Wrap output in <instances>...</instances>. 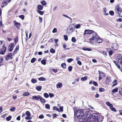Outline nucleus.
<instances>
[{
    "label": "nucleus",
    "mask_w": 122,
    "mask_h": 122,
    "mask_svg": "<svg viewBox=\"0 0 122 122\" xmlns=\"http://www.w3.org/2000/svg\"><path fill=\"white\" fill-rule=\"evenodd\" d=\"M94 40H95L99 43H101L102 41V39L97 35V33L96 32L94 33L91 38L89 39V43L91 44H93L94 42L92 41Z\"/></svg>",
    "instance_id": "nucleus-1"
},
{
    "label": "nucleus",
    "mask_w": 122,
    "mask_h": 122,
    "mask_svg": "<svg viewBox=\"0 0 122 122\" xmlns=\"http://www.w3.org/2000/svg\"><path fill=\"white\" fill-rule=\"evenodd\" d=\"M75 110H76V107L74 109V115H76L77 118L79 119H81L84 115L83 110H78L76 111H75Z\"/></svg>",
    "instance_id": "nucleus-2"
},
{
    "label": "nucleus",
    "mask_w": 122,
    "mask_h": 122,
    "mask_svg": "<svg viewBox=\"0 0 122 122\" xmlns=\"http://www.w3.org/2000/svg\"><path fill=\"white\" fill-rule=\"evenodd\" d=\"M0 54L2 55L4 54L6 50V47L4 45L3 43L2 42L0 41Z\"/></svg>",
    "instance_id": "nucleus-3"
},
{
    "label": "nucleus",
    "mask_w": 122,
    "mask_h": 122,
    "mask_svg": "<svg viewBox=\"0 0 122 122\" xmlns=\"http://www.w3.org/2000/svg\"><path fill=\"white\" fill-rule=\"evenodd\" d=\"M92 117L93 119L96 121L98 122L100 121L101 116L99 113H93L92 115Z\"/></svg>",
    "instance_id": "nucleus-4"
},
{
    "label": "nucleus",
    "mask_w": 122,
    "mask_h": 122,
    "mask_svg": "<svg viewBox=\"0 0 122 122\" xmlns=\"http://www.w3.org/2000/svg\"><path fill=\"white\" fill-rule=\"evenodd\" d=\"M91 118V117L89 115L86 114V116L84 115L82 118L83 121H80L79 122H86L87 121L90 120Z\"/></svg>",
    "instance_id": "nucleus-5"
},
{
    "label": "nucleus",
    "mask_w": 122,
    "mask_h": 122,
    "mask_svg": "<svg viewBox=\"0 0 122 122\" xmlns=\"http://www.w3.org/2000/svg\"><path fill=\"white\" fill-rule=\"evenodd\" d=\"M117 60L118 63L120 65L122 66V55L121 54L118 55L117 58Z\"/></svg>",
    "instance_id": "nucleus-6"
},
{
    "label": "nucleus",
    "mask_w": 122,
    "mask_h": 122,
    "mask_svg": "<svg viewBox=\"0 0 122 122\" xmlns=\"http://www.w3.org/2000/svg\"><path fill=\"white\" fill-rule=\"evenodd\" d=\"M115 11L116 13L118 15H120L121 12V10L119 8V7L118 5H117L116 7Z\"/></svg>",
    "instance_id": "nucleus-7"
},
{
    "label": "nucleus",
    "mask_w": 122,
    "mask_h": 122,
    "mask_svg": "<svg viewBox=\"0 0 122 122\" xmlns=\"http://www.w3.org/2000/svg\"><path fill=\"white\" fill-rule=\"evenodd\" d=\"M99 73L100 74L99 76V80L101 79L104 77L105 76V74L104 73L100 72V71H98Z\"/></svg>",
    "instance_id": "nucleus-8"
},
{
    "label": "nucleus",
    "mask_w": 122,
    "mask_h": 122,
    "mask_svg": "<svg viewBox=\"0 0 122 122\" xmlns=\"http://www.w3.org/2000/svg\"><path fill=\"white\" fill-rule=\"evenodd\" d=\"M14 46V43H11L10 44L9 46L8 49L9 51H11L13 50Z\"/></svg>",
    "instance_id": "nucleus-9"
},
{
    "label": "nucleus",
    "mask_w": 122,
    "mask_h": 122,
    "mask_svg": "<svg viewBox=\"0 0 122 122\" xmlns=\"http://www.w3.org/2000/svg\"><path fill=\"white\" fill-rule=\"evenodd\" d=\"M13 22L15 26L17 29H19L20 26V24L16 21H14Z\"/></svg>",
    "instance_id": "nucleus-10"
},
{
    "label": "nucleus",
    "mask_w": 122,
    "mask_h": 122,
    "mask_svg": "<svg viewBox=\"0 0 122 122\" xmlns=\"http://www.w3.org/2000/svg\"><path fill=\"white\" fill-rule=\"evenodd\" d=\"M12 56V54L11 53H8V55L6 57L5 59L7 60L9 59H11Z\"/></svg>",
    "instance_id": "nucleus-11"
},
{
    "label": "nucleus",
    "mask_w": 122,
    "mask_h": 122,
    "mask_svg": "<svg viewBox=\"0 0 122 122\" xmlns=\"http://www.w3.org/2000/svg\"><path fill=\"white\" fill-rule=\"evenodd\" d=\"M62 86V84L61 82L58 83L56 85V87L57 88H60Z\"/></svg>",
    "instance_id": "nucleus-12"
},
{
    "label": "nucleus",
    "mask_w": 122,
    "mask_h": 122,
    "mask_svg": "<svg viewBox=\"0 0 122 122\" xmlns=\"http://www.w3.org/2000/svg\"><path fill=\"white\" fill-rule=\"evenodd\" d=\"M40 96L39 95L38 96V97L36 96H33L32 97V98L33 99H35L36 100H38L39 99L40 97Z\"/></svg>",
    "instance_id": "nucleus-13"
},
{
    "label": "nucleus",
    "mask_w": 122,
    "mask_h": 122,
    "mask_svg": "<svg viewBox=\"0 0 122 122\" xmlns=\"http://www.w3.org/2000/svg\"><path fill=\"white\" fill-rule=\"evenodd\" d=\"M114 63L116 65V66L117 67V68L119 69H120L121 67L119 66V64H118V63L116 61H113Z\"/></svg>",
    "instance_id": "nucleus-14"
},
{
    "label": "nucleus",
    "mask_w": 122,
    "mask_h": 122,
    "mask_svg": "<svg viewBox=\"0 0 122 122\" xmlns=\"http://www.w3.org/2000/svg\"><path fill=\"white\" fill-rule=\"evenodd\" d=\"M43 8L42 5H41L39 4L38 5L37 9L39 10H41Z\"/></svg>",
    "instance_id": "nucleus-15"
},
{
    "label": "nucleus",
    "mask_w": 122,
    "mask_h": 122,
    "mask_svg": "<svg viewBox=\"0 0 122 122\" xmlns=\"http://www.w3.org/2000/svg\"><path fill=\"white\" fill-rule=\"evenodd\" d=\"M40 101L41 102L43 103H44L46 102L45 100L43 98L41 97V96L40 97Z\"/></svg>",
    "instance_id": "nucleus-16"
},
{
    "label": "nucleus",
    "mask_w": 122,
    "mask_h": 122,
    "mask_svg": "<svg viewBox=\"0 0 122 122\" xmlns=\"http://www.w3.org/2000/svg\"><path fill=\"white\" fill-rule=\"evenodd\" d=\"M117 44H112V48L113 49H115L117 48Z\"/></svg>",
    "instance_id": "nucleus-17"
},
{
    "label": "nucleus",
    "mask_w": 122,
    "mask_h": 122,
    "mask_svg": "<svg viewBox=\"0 0 122 122\" xmlns=\"http://www.w3.org/2000/svg\"><path fill=\"white\" fill-rule=\"evenodd\" d=\"M89 30H85L84 31L83 35H85L86 34H89Z\"/></svg>",
    "instance_id": "nucleus-18"
},
{
    "label": "nucleus",
    "mask_w": 122,
    "mask_h": 122,
    "mask_svg": "<svg viewBox=\"0 0 122 122\" xmlns=\"http://www.w3.org/2000/svg\"><path fill=\"white\" fill-rule=\"evenodd\" d=\"M106 82L107 84H108L111 82L110 80L108 77H107L106 79Z\"/></svg>",
    "instance_id": "nucleus-19"
},
{
    "label": "nucleus",
    "mask_w": 122,
    "mask_h": 122,
    "mask_svg": "<svg viewBox=\"0 0 122 122\" xmlns=\"http://www.w3.org/2000/svg\"><path fill=\"white\" fill-rule=\"evenodd\" d=\"M87 77L86 76L82 77L81 78V81H85L87 79Z\"/></svg>",
    "instance_id": "nucleus-20"
},
{
    "label": "nucleus",
    "mask_w": 122,
    "mask_h": 122,
    "mask_svg": "<svg viewBox=\"0 0 122 122\" xmlns=\"http://www.w3.org/2000/svg\"><path fill=\"white\" fill-rule=\"evenodd\" d=\"M42 87L41 86H39L36 87V89L38 91H40Z\"/></svg>",
    "instance_id": "nucleus-21"
},
{
    "label": "nucleus",
    "mask_w": 122,
    "mask_h": 122,
    "mask_svg": "<svg viewBox=\"0 0 122 122\" xmlns=\"http://www.w3.org/2000/svg\"><path fill=\"white\" fill-rule=\"evenodd\" d=\"M118 90V89L117 88H115L114 89H113L112 90V91L113 93L115 92H117Z\"/></svg>",
    "instance_id": "nucleus-22"
},
{
    "label": "nucleus",
    "mask_w": 122,
    "mask_h": 122,
    "mask_svg": "<svg viewBox=\"0 0 122 122\" xmlns=\"http://www.w3.org/2000/svg\"><path fill=\"white\" fill-rule=\"evenodd\" d=\"M25 114L26 116L28 117H29L30 116V113L28 111H26L25 112Z\"/></svg>",
    "instance_id": "nucleus-23"
},
{
    "label": "nucleus",
    "mask_w": 122,
    "mask_h": 122,
    "mask_svg": "<svg viewBox=\"0 0 122 122\" xmlns=\"http://www.w3.org/2000/svg\"><path fill=\"white\" fill-rule=\"evenodd\" d=\"M37 13L41 15H43L44 14V12L43 11H40L39 10H37Z\"/></svg>",
    "instance_id": "nucleus-24"
},
{
    "label": "nucleus",
    "mask_w": 122,
    "mask_h": 122,
    "mask_svg": "<svg viewBox=\"0 0 122 122\" xmlns=\"http://www.w3.org/2000/svg\"><path fill=\"white\" fill-rule=\"evenodd\" d=\"M45 107L48 109H50V105L48 104H46L45 105Z\"/></svg>",
    "instance_id": "nucleus-25"
},
{
    "label": "nucleus",
    "mask_w": 122,
    "mask_h": 122,
    "mask_svg": "<svg viewBox=\"0 0 122 122\" xmlns=\"http://www.w3.org/2000/svg\"><path fill=\"white\" fill-rule=\"evenodd\" d=\"M38 80L39 81H45L46 80V79H45V78L44 77H41L39 78H38Z\"/></svg>",
    "instance_id": "nucleus-26"
},
{
    "label": "nucleus",
    "mask_w": 122,
    "mask_h": 122,
    "mask_svg": "<svg viewBox=\"0 0 122 122\" xmlns=\"http://www.w3.org/2000/svg\"><path fill=\"white\" fill-rule=\"evenodd\" d=\"M83 49L85 51H91L92 50L90 48H86V47H84L83 48Z\"/></svg>",
    "instance_id": "nucleus-27"
},
{
    "label": "nucleus",
    "mask_w": 122,
    "mask_h": 122,
    "mask_svg": "<svg viewBox=\"0 0 122 122\" xmlns=\"http://www.w3.org/2000/svg\"><path fill=\"white\" fill-rule=\"evenodd\" d=\"M41 3L42 5H46L47 4L46 2L44 0L41 1Z\"/></svg>",
    "instance_id": "nucleus-28"
},
{
    "label": "nucleus",
    "mask_w": 122,
    "mask_h": 122,
    "mask_svg": "<svg viewBox=\"0 0 122 122\" xmlns=\"http://www.w3.org/2000/svg\"><path fill=\"white\" fill-rule=\"evenodd\" d=\"M15 108L14 107H12L10 109V111L14 112L15 111Z\"/></svg>",
    "instance_id": "nucleus-29"
},
{
    "label": "nucleus",
    "mask_w": 122,
    "mask_h": 122,
    "mask_svg": "<svg viewBox=\"0 0 122 122\" xmlns=\"http://www.w3.org/2000/svg\"><path fill=\"white\" fill-rule=\"evenodd\" d=\"M8 4V1L6 0H4L2 2V4L4 5H7Z\"/></svg>",
    "instance_id": "nucleus-30"
},
{
    "label": "nucleus",
    "mask_w": 122,
    "mask_h": 122,
    "mask_svg": "<svg viewBox=\"0 0 122 122\" xmlns=\"http://www.w3.org/2000/svg\"><path fill=\"white\" fill-rule=\"evenodd\" d=\"M75 27L76 29L79 28L81 27V25L79 24H77L76 25Z\"/></svg>",
    "instance_id": "nucleus-31"
},
{
    "label": "nucleus",
    "mask_w": 122,
    "mask_h": 122,
    "mask_svg": "<svg viewBox=\"0 0 122 122\" xmlns=\"http://www.w3.org/2000/svg\"><path fill=\"white\" fill-rule=\"evenodd\" d=\"M41 62L42 64L45 65L46 64V61L44 60H41Z\"/></svg>",
    "instance_id": "nucleus-32"
},
{
    "label": "nucleus",
    "mask_w": 122,
    "mask_h": 122,
    "mask_svg": "<svg viewBox=\"0 0 122 122\" xmlns=\"http://www.w3.org/2000/svg\"><path fill=\"white\" fill-rule=\"evenodd\" d=\"M44 97L46 98H48L49 97V95L46 93H45L44 94Z\"/></svg>",
    "instance_id": "nucleus-33"
},
{
    "label": "nucleus",
    "mask_w": 122,
    "mask_h": 122,
    "mask_svg": "<svg viewBox=\"0 0 122 122\" xmlns=\"http://www.w3.org/2000/svg\"><path fill=\"white\" fill-rule=\"evenodd\" d=\"M29 93L27 92H25L23 94V95L25 96H29Z\"/></svg>",
    "instance_id": "nucleus-34"
},
{
    "label": "nucleus",
    "mask_w": 122,
    "mask_h": 122,
    "mask_svg": "<svg viewBox=\"0 0 122 122\" xmlns=\"http://www.w3.org/2000/svg\"><path fill=\"white\" fill-rule=\"evenodd\" d=\"M66 64L64 63H63L61 65V66L64 68H65L66 67Z\"/></svg>",
    "instance_id": "nucleus-35"
},
{
    "label": "nucleus",
    "mask_w": 122,
    "mask_h": 122,
    "mask_svg": "<svg viewBox=\"0 0 122 122\" xmlns=\"http://www.w3.org/2000/svg\"><path fill=\"white\" fill-rule=\"evenodd\" d=\"M31 82L33 83H34L37 82V80L36 79H32L31 80Z\"/></svg>",
    "instance_id": "nucleus-36"
},
{
    "label": "nucleus",
    "mask_w": 122,
    "mask_h": 122,
    "mask_svg": "<svg viewBox=\"0 0 122 122\" xmlns=\"http://www.w3.org/2000/svg\"><path fill=\"white\" fill-rule=\"evenodd\" d=\"M19 46H16L15 49L14 50V52H17L18 50L19 49Z\"/></svg>",
    "instance_id": "nucleus-37"
},
{
    "label": "nucleus",
    "mask_w": 122,
    "mask_h": 122,
    "mask_svg": "<svg viewBox=\"0 0 122 122\" xmlns=\"http://www.w3.org/2000/svg\"><path fill=\"white\" fill-rule=\"evenodd\" d=\"M36 59L35 58H32L31 60V62L32 63H33L36 61Z\"/></svg>",
    "instance_id": "nucleus-38"
},
{
    "label": "nucleus",
    "mask_w": 122,
    "mask_h": 122,
    "mask_svg": "<svg viewBox=\"0 0 122 122\" xmlns=\"http://www.w3.org/2000/svg\"><path fill=\"white\" fill-rule=\"evenodd\" d=\"M12 117L11 116H10L7 117L6 118V119L7 121H9L10 120V119Z\"/></svg>",
    "instance_id": "nucleus-39"
},
{
    "label": "nucleus",
    "mask_w": 122,
    "mask_h": 122,
    "mask_svg": "<svg viewBox=\"0 0 122 122\" xmlns=\"http://www.w3.org/2000/svg\"><path fill=\"white\" fill-rule=\"evenodd\" d=\"M99 91L100 92H104L105 91L104 89L102 88H99Z\"/></svg>",
    "instance_id": "nucleus-40"
},
{
    "label": "nucleus",
    "mask_w": 122,
    "mask_h": 122,
    "mask_svg": "<svg viewBox=\"0 0 122 122\" xmlns=\"http://www.w3.org/2000/svg\"><path fill=\"white\" fill-rule=\"evenodd\" d=\"M50 51L52 53H54L55 52V50L53 48H51L50 50Z\"/></svg>",
    "instance_id": "nucleus-41"
},
{
    "label": "nucleus",
    "mask_w": 122,
    "mask_h": 122,
    "mask_svg": "<svg viewBox=\"0 0 122 122\" xmlns=\"http://www.w3.org/2000/svg\"><path fill=\"white\" fill-rule=\"evenodd\" d=\"M110 108L112 111L114 112H116L117 111L113 107H111V108Z\"/></svg>",
    "instance_id": "nucleus-42"
},
{
    "label": "nucleus",
    "mask_w": 122,
    "mask_h": 122,
    "mask_svg": "<svg viewBox=\"0 0 122 122\" xmlns=\"http://www.w3.org/2000/svg\"><path fill=\"white\" fill-rule=\"evenodd\" d=\"M57 29L56 28H54L53 30H52V32L53 33H56L57 32Z\"/></svg>",
    "instance_id": "nucleus-43"
},
{
    "label": "nucleus",
    "mask_w": 122,
    "mask_h": 122,
    "mask_svg": "<svg viewBox=\"0 0 122 122\" xmlns=\"http://www.w3.org/2000/svg\"><path fill=\"white\" fill-rule=\"evenodd\" d=\"M109 13L112 15H114V12L112 10L110 11L109 12Z\"/></svg>",
    "instance_id": "nucleus-44"
},
{
    "label": "nucleus",
    "mask_w": 122,
    "mask_h": 122,
    "mask_svg": "<svg viewBox=\"0 0 122 122\" xmlns=\"http://www.w3.org/2000/svg\"><path fill=\"white\" fill-rule=\"evenodd\" d=\"M19 17L23 20L24 19V16L23 15H20L19 16Z\"/></svg>",
    "instance_id": "nucleus-45"
},
{
    "label": "nucleus",
    "mask_w": 122,
    "mask_h": 122,
    "mask_svg": "<svg viewBox=\"0 0 122 122\" xmlns=\"http://www.w3.org/2000/svg\"><path fill=\"white\" fill-rule=\"evenodd\" d=\"M72 67L71 66H69L68 69L69 71H72Z\"/></svg>",
    "instance_id": "nucleus-46"
},
{
    "label": "nucleus",
    "mask_w": 122,
    "mask_h": 122,
    "mask_svg": "<svg viewBox=\"0 0 122 122\" xmlns=\"http://www.w3.org/2000/svg\"><path fill=\"white\" fill-rule=\"evenodd\" d=\"M76 40L75 37H73L71 39V41L74 42H75L76 41Z\"/></svg>",
    "instance_id": "nucleus-47"
},
{
    "label": "nucleus",
    "mask_w": 122,
    "mask_h": 122,
    "mask_svg": "<svg viewBox=\"0 0 122 122\" xmlns=\"http://www.w3.org/2000/svg\"><path fill=\"white\" fill-rule=\"evenodd\" d=\"M49 95L50 97L51 98L53 97L54 96V94L50 93H49Z\"/></svg>",
    "instance_id": "nucleus-48"
},
{
    "label": "nucleus",
    "mask_w": 122,
    "mask_h": 122,
    "mask_svg": "<svg viewBox=\"0 0 122 122\" xmlns=\"http://www.w3.org/2000/svg\"><path fill=\"white\" fill-rule=\"evenodd\" d=\"M64 38L65 40L66 41L68 39V36L67 35H64Z\"/></svg>",
    "instance_id": "nucleus-49"
},
{
    "label": "nucleus",
    "mask_w": 122,
    "mask_h": 122,
    "mask_svg": "<svg viewBox=\"0 0 122 122\" xmlns=\"http://www.w3.org/2000/svg\"><path fill=\"white\" fill-rule=\"evenodd\" d=\"M73 59L72 58H69L67 59V61L69 63H70L73 60Z\"/></svg>",
    "instance_id": "nucleus-50"
},
{
    "label": "nucleus",
    "mask_w": 122,
    "mask_h": 122,
    "mask_svg": "<svg viewBox=\"0 0 122 122\" xmlns=\"http://www.w3.org/2000/svg\"><path fill=\"white\" fill-rule=\"evenodd\" d=\"M63 15L64 17H67V18H68L69 19L71 20V21L72 20V19H71V18H70V17H68L67 15H65L64 14H63Z\"/></svg>",
    "instance_id": "nucleus-51"
},
{
    "label": "nucleus",
    "mask_w": 122,
    "mask_h": 122,
    "mask_svg": "<svg viewBox=\"0 0 122 122\" xmlns=\"http://www.w3.org/2000/svg\"><path fill=\"white\" fill-rule=\"evenodd\" d=\"M113 53V51H110L109 52V55L112 56Z\"/></svg>",
    "instance_id": "nucleus-52"
},
{
    "label": "nucleus",
    "mask_w": 122,
    "mask_h": 122,
    "mask_svg": "<svg viewBox=\"0 0 122 122\" xmlns=\"http://www.w3.org/2000/svg\"><path fill=\"white\" fill-rule=\"evenodd\" d=\"M32 118L31 117H25V119L27 120H31L32 119Z\"/></svg>",
    "instance_id": "nucleus-53"
},
{
    "label": "nucleus",
    "mask_w": 122,
    "mask_h": 122,
    "mask_svg": "<svg viewBox=\"0 0 122 122\" xmlns=\"http://www.w3.org/2000/svg\"><path fill=\"white\" fill-rule=\"evenodd\" d=\"M93 84L96 86H97L98 85V84L96 82H95V81H93Z\"/></svg>",
    "instance_id": "nucleus-54"
},
{
    "label": "nucleus",
    "mask_w": 122,
    "mask_h": 122,
    "mask_svg": "<svg viewBox=\"0 0 122 122\" xmlns=\"http://www.w3.org/2000/svg\"><path fill=\"white\" fill-rule=\"evenodd\" d=\"M44 117V116H43L42 114L39 117V118L40 119H42Z\"/></svg>",
    "instance_id": "nucleus-55"
},
{
    "label": "nucleus",
    "mask_w": 122,
    "mask_h": 122,
    "mask_svg": "<svg viewBox=\"0 0 122 122\" xmlns=\"http://www.w3.org/2000/svg\"><path fill=\"white\" fill-rule=\"evenodd\" d=\"M119 94L121 95H122V89H120L119 90Z\"/></svg>",
    "instance_id": "nucleus-56"
},
{
    "label": "nucleus",
    "mask_w": 122,
    "mask_h": 122,
    "mask_svg": "<svg viewBox=\"0 0 122 122\" xmlns=\"http://www.w3.org/2000/svg\"><path fill=\"white\" fill-rule=\"evenodd\" d=\"M101 53L102 54H104L105 55H106L107 54V52L104 51H103L102 52L101 51Z\"/></svg>",
    "instance_id": "nucleus-57"
},
{
    "label": "nucleus",
    "mask_w": 122,
    "mask_h": 122,
    "mask_svg": "<svg viewBox=\"0 0 122 122\" xmlns=\"http://www.w3.org/2000/svg\"><path fill=\"white\" fill-rule=\"evenodd\" d=\"M60 110H61V111L62 112H63V107L62 106L60 107Z\"/></svg>",
    "instance_id": "nucleus-58"
},
{
    "label": "nucleus",
    "mask_w": 122,
    "mask_h": 122,
    "mask_svg": "<svg viewBox=\"0 0 122 122\" xmlns=\"http://www.w3.org/2000/svg\"><path fill=\"white\" fill-rule=\"evenodd\" d=\"M39 19L40 20V22H41L42 20V18L40 17H39Z\"/></svg>",
    "instance_id": "nucleus-59"
},
{
    "label": "nucleus",
    "mask_w": 122,
    "mask_h": 122,
    "mask_svg": "<svg viewBox=\"0 0 122 122\" xmlns=\"http://www.w3.org/2000/svg\"><path fill=\"white\" fill-rule=\"evenodd\" d=\"M122 20V19L121 18H119L117 19V21L121 22Z\"/></svg>",
    "instance_id": "nucleus-60"
},
{
    "label": "nucleus",
    "mask_w": 122,
    "mask_h": 122,
    "mask_svg": "<svg viewBox=\"0 0 122 122\" xmlns=\"http://www.w3.org/2000/svg\"><path fill=\"white\" fill-rule=\"evenodd\" d=\"M94 32V31L92 30H90L89 31V34H90L92 33H93Z\"/></svg>",
    "instance_id": "nucleus-61"
},
{
    "label": "nucleus",
    "mask_w": 122,
    "mask_h": 122,
    "mask_svg": "<svg viewBox=\"0 0 122 122\" xmlns=\"http://www.w3.org/2000/svg\"><path fill=\"white\" fill-rule=\"evenodd\" d=\"M77 63L78 64H79L80 65H81V63L80 61H78L77 62Z\"/></svg>",
    "instance_id": "nucleus-62"
},
{
    "label": "nucleus",
    "mask_w": 122,
    "mask_h": 122,
    "mask_svg": "<svg viewBox=\"0 0 122 122\" xmlns=\"http://www.w3.org/2000/svg\"><path fill=\"white\" fill-rule=\"evenodd\" d=\"M52 71L55 73H56L57 72V70L56 69H53Z\"/></svg>",
    "instance_id": "nucleus-63"
},
{
    "label": "nucleus",
    "mask_w": 122,
    "mask_h": 122,
    "mask_svg": "<svg viewBox=\"0 0 122 122\" xmlns=\"http://www.w3.org/2000/svg\"><path fill=\"white\" fill-rule=\"evenodd\" d=\"M16 119L18 120H20V116H19L16 118Z\"/></svg>",
    "instance_id": "nucleus-64"
}]
</instances>
